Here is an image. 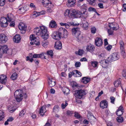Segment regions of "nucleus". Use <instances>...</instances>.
<instances>
[{"instance_id": "obj_1", "label": "nucleus", "mask_w": 126, "mask_h": 126, "mask_svg": "<svg viewBox=\"0 0 126 126\" xmlns=\"http://www.w3.org/2000/svg\"><path fill=\"white\" fill-rule=\"evenodd\" d=\"M34 32L36 35L41 36L44 39L47 40L49 38L47 28L45 26H40L39 27L35 28Z\"/></svg>"}, {"instance_id": "obj_2", "label": "nucleus", "mask_w": 126, "mask_h": 126, "mask_svg": "<svg viewBox=\"0 0 126 126\" xmlns=\"http://www.w3.org/2000/svg\"><path fill=\"white\" fill-rule=\"evenodd\" d=\"M119 55L117 52H115L112 54L109 57L107 60H103L100 62L103 67L106 68L109 62L117 60L119 59Z\"/></svg>"}, {"instance_id": "obj_3", "label": "nucleus", "mask_w": 126, "mask_h": 126, "mask_svg": "<svg viewBox=\"0 0 126 126\" xmlns=\"http://www.w3.org/2000/svg\"><path fill=\"white\" fill-rule=\"evenodd\" d=\"M72 32V34L75 36L78 42H79L82 39L83 37L81 34V32L79 28L77 27L73 28Z\"/></svg>"}, {"instance_id": "obj_4", "label": "nucleus", "mask_w": 126, "mask_h": 126, "mask_svg": "<svg viewBox=\"0 0 126 126\" xmlns=\"http://www.w3.org/2000/svg\"><path fill=\"white\" fill-rule=\"evenodd\" d=\"M2 53H8L9 55L12 54V50L9 49L8 46L5 45L0 46V58L2 57Z\"/></svg>"}, {"instance_id": "obj_5", "label": "nucleus", "mask_w": 126, "mask_h": 126, "mask_svg": "<svg viewBox=\"0 0 126 126\" xmlns=\"http://www.w3.org/2000/svg\"><path fill=\"white\" fill-rule=\"evenodd\" d=\"M24 94L22 90L18 89L16 90L14 93V95L16 101L20 102L23 99Z\"/></svg>"}, {"instance_id": "obj_6", "label": "nucleus", "mask_w": 126, "mask_h": 126, "mask_svg": "<svg viewBox=\"0 0 126 126\" xmlns=\"http://www.w3.org/2000/svg\"><path fill=\"white\" fill-rule=\"evenodd\" d=\"M30 40L31 41L30 42L31 45L35 44L37 45H39L40 44L39 38L38 37H35L34 34L30 35Z\"/></svg>"}, {"instance_id": "obj_7", "label": "nucleus", "mask_w": 126, "mask_h": 126, "mask_svg": "<svg viewBox=\"0 0 126 126\" xmlns=\"http://www.w3.org/2000/svg\"><path fill=\"white\" fill-rule=\"evenodd\" d=\"M86 94V91L84 90H77L75 91L74 95L77 98L81 99Z\"/></svg>"}, {"instance_id": "obj_8", "label": "nucleus", "mask_w": 126, "mask_h": 126, "mask_svg": "<svg viewBox=\"0 0 126 126\" xmlns=\"http://www.w3.org/2000/svg\"><path fill=\"white\" fill-rule=\"evenodd\" d=\"M119 45L121 54L123 58H125L126 57V55L125 49V45L124 42L122 41L121 40L119 42Z\"/></svg>"}, {"instance_id": "obj_9", "label": "nucleus", "mask_w": 126, "mask_h": 126, "mask_svg": "<svg viewBox=\"0 0 126 126\" xmlns=\"http://www.w3.org/2000/svg\"><path fill=\"white\" fill-rule=\"evenodd\" d=\"M8 22L6 18L2 17L0 19V25L2 27H6L8 25Z\"/></svg>"}, {"instance_id": "obj_10", "label": "nucleus", "mask_w": 126, "mask_h": 126, "mask_svg": "<svg viewBox=\"0 0 126 126\" xmlns=\"http://www.w3.org/2000/svg\"><path fill=\"white\" fill-rule=\"evenodd\" d=\"M61 33L59 31L58 32H54L52 34V38L55 40H59L61 38Z\"/></svg>"}, {"instance_id": "obj_11", "label": "nucleus", "mask_w": 126, "mask_h": 126, "mask_svg": "<svg viewBox=\"0 0 126 126\" xmlns=\"http://www.w3.org/2000/svg\"><path fill=\"white\" fill-rule=\"evenodd\" d=\"M18 28L19 30L21 31V32L22 33H25V31L26 29L27 26L24 23L20 22L18 26Z\"/></svg>"}, {"instance_id": "obj_12", "label": "nucleus", "mask_w": 126, "mask_h": 126, "mask_svg": "<svg viewBox=\"0 0 126 126\" xmlns=\"http://www.w3.org/2000/svg\"><path fill=\"white\" fill-rule=\"evenodd\" d=\"M8 40L7 37L4 34H0V43H5Z\"/></svg>"}, {"instance_id": "obj_13", "label": "nucleus", "mask_w": 126, "mask_h": 126, "mask_svg": "<svg viewBox=\"0 0 126 126\" xmlns=\"http://www.w3.org/2000/svg\"><path fill=\"white\" fill-rule=\"evenodd\" d=\"M73 16L76 18L80 17L82 16V12L79 10L73 9Z\"/></svg>"}, {"instance_id": "obj_14", "label": "nucleus", "mask_w": 126, "mask_h": 126, "mask_svg": "<svg viewBox=\"0 0 126 126\" xmlns=\"http://www.w3.org/2000/svg\"><path fill=\"white\" fill-rule=\"evenodd\" d=\"M73 9H67L65 11L64 15L66 17H70L73 16Z\"/></svg>"}, {"instance_id": "obj_15", "label": "nucleus", "mask_w": 126, "mask_h": 126, "mask_svg": "<svg viewBox=\"0 0 126 126\" xmlns=\"http://www.w3.org/2000/svg\"><path fill=\"white\" fill-rule=\"evenodd\" d=\"M109 26L111 29H112L113 30H116L119 28L118 25L115 22L109 23Z\"/></svg>"}, {"instance_id": "obj_16", "label": "nucleus", "mask_w": 126, "mask_h": 126, "mask_svg": "<svg viewBox=\"0 0 126 126\" xmlns=\"http://www.w3.org/2000/svg\"><path fill=\"white\" fill-rule=\"evenodd\" d=\"M59 31L61 33V34H63L65 38L66 37L68 34V32L64 28L61 27L59 28Z\"/></svg>"}, {"instance_id": "obj_17", "label": "nucleus", "mask_w": 126, "mask_h": 126, "mask_svg": "<svg viewBox=\"0 0 126 126\" xmlns=\"http://www.w3.org/2000/svg\"><path fill=\"white\" fill-rule=\"evenodd\" d=\"M100 107L102 109L106 108L108 106V102L106 100H103L101 101L100 103Z\"/></svg>"}, {"instance_id": "obj_18", "label": "nucleus", "mask_w": 126, "mask_h": 126, "mask_svg": "<svg viewBox=\"0 0 126 126\" xmlns=\"http://www.w3.org/2000/svg\"><path fill=\"white\" fill-rule=\"evenodd\" d=\"M7 77L6 76L2 75L0 76V82L2 84H5L6 82Z\"/></svg>"}, {"instance_id": "obj_19", "label": "nucleus", "mask_w": 126, "mask_h": 126, "mask_svg": "<svg viewBox=\"0 0 126 126\" xmlns=\"http://www.w3.org/2000/svg\"><path fill=\"white\" fill-rule=\"evenodd\" d=\"M21 39V36L17 34L14 37L13 40L14 42L18 43L20 41Z\"/></svg>"}, {"instance_id": "obj_20", "label": "nucleus", "mask_w": 126, "mask_h": 126, "mask_svg": "<svg viewBox=\"0 0 126 126\" xmlns=\"http://www.w3.org/2000/svg\"><path fill=\"white\" fill-rule=\"evenodd\" d=\"M76 0H68L66 5L68 7H73L75 5Z\"/></svg>"}, {"instance_id": "obj_21", "label": "nucleus", "mask_w": 126, "mask_h": 126, "mask_svg": "<svg viewBox=\"0 0 126 126\" xmlns=\"http://www.w3.org/2000/svg\"><path fill=\"white\" fill-rule=\"evenodd\" d=\"M13 104L14 103L12 102V103H11L8 106V111L11 113L14 112L16 109L14 107V104Z\"/></svg>"}, {"instance_id": "obj_22", "label": "nucleus", "mask_w": 126, "mask_h": 126, "mask_svg": "<svg viewBox=\"0 0 126 126\" xmlns=\"http://www.w3.org/2000/svg\"><path fill=\"white\" fill-rule=\"evenodd\" d=\"M94 46L91 44L88 45L86 46V49L87 51L92 53L94 50Z\"/></svg>"}, {"instance_id": "obj_23", "label": "nucleus", "mask_w": 126, "mask_h": 126, "mask_svg": "<svg viewBox=\"0 0 126 126\" xmlns=\"http://www.w3.org/2000/svg\"><path fill=\"white\" fill-rule=\"evenodd\" d=\"M42 2L43 5L46 7H48L52 4L51 2L49 0H43Z\"/></svg>"}, {"instance_id": "obj_24", "label": "nucleus", "mask_w": 126, "mask_h": 126, "mask_svg": "<svg viewBox=\"0 0 126 126\" xmlns=\"http://www.w3.org/2000/svg\"><path fill=\"white\" fill-rule=\"evenodd\" d=\"M57 27L56 22L54 20H51L49 22V27L50 28H56Z\"/></svg>"}, {"instance_id": "obj_25", "label": "nucleus", "mask_w": 126, "mask_h": 126, "mask_svg": "<svg viewBox=\"0 0 126 126\" xmlns=\"http://www.w3.org/2000/svg\"><path fill=\"white\" fill-rule=\"evenodd\" d=\"M95 45L98 46H101L103 43L101 39L100 38H96L95 40Z\"/></svg>"}, {"instance_id": "obj_26", "label": "nucleus", "mask_w": 126, "mask_h": 126, "mask_svg": "<svg viewBox=\"0 0 126 126\" xmlns=\"http://www.w3.org/2000/svg\"><path fill=\"white\" fill-rule=\"evenodd\" d=\"M28 9V8L26 6H24L19 8L18 10V12L20 14H22L24 13L26 11H27Z\"/></svg>"}, {"instance_id": "obj_27", "label": "nucleus", "mask_w": 126, "mask_h": 126, "mask_svg": "<svg viewBox=\"0 0 126 126\" xmlns=\"http://www.w3.org/2000/svg\"><path fill=\"white\" fill-rule=\"evenodd\" d=\"M54 47L56 49H61L62 48L61 42L59 41L56 42L55 43Z\"/></svg>"}, {"instance_id": "obj_28", "label": "nucleus", "mask_w": 126, "mask_h": 126, "mask_svg": "<svg viewBox=\"0 0 126 126\" xmlns=\"http://www.w3.org/2000/svg\"><path fill=\"white\" fill-rule=\"evenodd\" d=\"M7 18L8 22H11L13 20H14L15 18L13 15L11 13H9L7 15Z\"/></svg>"}, {"instance_id": "obj_29", "label": "nucleus", "mask_w": 126, "mask_h": 126, "mask_svg": "<svg viewBox=\"0 0 126 126\" xmlns=\"http://www.w3.org/2000/svg\"><path fill=\"white\" fill-rule=\"evenodd\" d=\"M48 81L49 85L51 87L54 86L55 84V80L52 78H48Z\"/></svg>"}, {"instance_id": "obj_30", "label": "nucleus", "mask_w": 126, "mask_h": 126, "mask_svg": "<svg viewBox=\"0 0 126 126\" xmlns=\"http://www.w3.org/2000/svg\"><path fill=\"white\" fill-rule=\"evenodd\" d=\"M46 111V110L45 107L44 106L42 107L40 110L39 114L42 116L45 113Z\"/></svg>"}, {"instance_id": "obj_31", "label": "nucleus", "mask_w": 126, "mask_h": 126, "mask_svg": "<svg viewBox=\"0 0 126 126\" xmlns=\"http://www.w3.org/2000/svg\"><path fill=\"white\" fill-rule=\"evenodd\" d=\"M54 7V5L52 4L50 5L49 6L46 7L47 8V12L48 13H51L53 12V8Z\"/></svg>"}, {"instance_id": "obj_32", "label": "nucleus", "mask_w": 126, "mask_h": 126, "mask_svg": "<svg viewBox=\"0 0 126 126\" xmlns=\"http://www.w3.org/2000/svg\"><path fill=\"white\" fill-rule=\"evenodd\" d=\"M90 80V78L89 77H84L82 78V81L84 83H87Z\"/></svg>"}, {"instance_id": "obj_33", "label": "nucleus", "mask_w": 126, "mask_h": 126, "mask_svg": "<svg viewBox=\"0 0 126 126\" xmlns=\"http://www.w3.org/2000/svg\"><path fill=\"white\" fill-rule=\"evenodd\" d=\"M87 116L89 121H91L92 119H95V118L94 116L93 115V114L92 113L90 112H88V114H87Z\"/></svg>"}, {"instance_id": "obj_34", "label": "nucleus", "mask_w": 126, "mask_h": 126, "mask_svg": "<svg viewBox=\"0 0 126 126\" xmlns=\"http://www.w3.org/2000/svg\"><path fill=\"white\" fill-rule=\"evenodd\" d=\"M81 26L84 29H87L88 26V23L86 21H84L83 22L82 24H81Z\"/></svg>"}, {"instance_id": "obj_35", "label": "nucleus", "mask_w": 126, "mask_h": 126, "mask_svg": "<svg viewBox=\"0 0 126 126\" xmlns=\"http://www.w3.org/2000/svg\"><path fill=\"white\" fill-rule=\"evenodd\" d=\"M59 111V107L58 105H56L53 109V113H57Z\"/></svg>"}, {"instance_id": "obj_36", "label": "nucleus", "mask_w": 126, "mask_h": 126, "mask_svg": "<svg viewBox=\"0 0 126 126\" xmlns=\"http://www.w3.org/2000/svg\"><path fill=\"white\" fill-rule=\"evenodd\" d=\"M63 91L64 94L65 95H67L70 93L69 89L66 87L63 88Z\"/></svg>"}, {"instance_id": "obj_37", "label": "nucleus", "mask_w": 126, "mask_h": 126, "mask_svg": "<svg viewBox=\"0 0 126 126\" xmlns=\"http://www.w3.org/2000/svg\"><path fill=\"white\" fill-rule=\"evenodd\" d=\"M44 56V54L43 53L38 54H35L33 55V58H37L42 57Z\"/></svg>"}, {"instance_id": "obj_38", "label": "nucleus", "mask_w": 126, "mask_h": 126, "mask_svg": "<svg viewBox=\"0 0 126 126\" xmlns=\"http://www.w3.org/2000/svg\"><path fill=\"white\" fill-rule=\"evenodd\" d=\"M121 83V81L119 79H117L115 81L114 83V86L116 87H118L120 85Z\"/></svg>"}, {"instance_id": "obj_39", "label": "nucleus", "mask_w": 126, "mask_h": 126, "mask_svg": "<svg viewBox=\"0 0 126 126\" xmlns=\"http://www.w3.org/2000/svg\"><path fill=\"white\" fill-rule=\"evenodd\" d=\"M44 40L42 42V44L44 47L46 48L47 47L48 42L46 40Z\"/></svg>"}, {"instance_id": "obj_40", "label": "nucleus", "mask_w": 126, "mask_h": 126, "mask_svg": "<svg viewBox=\"0 0 126 126\" xmlns=\"http://www.w3.org/2000/svg\"><path fill=\"white\" fill-rule=\"evenodd\" d=\"M17 77V75L16 73H14L11 75V78L13 80L16 79Z\"/></svg>"}, {"instance_id": "obj_41", "label": "nucleus", "mask_w": 126, "mask_h": 126, "mask_svg": "<svg viewBox=\"0 0 126 126\" xmlns=\"http://www.w3.org/2000/svg\"><path fill=\"white\" fill-rule=\"evenodd\" d=\"M4 113L2 110H0V121L4 118Z\"/></svg>"}, {"instance_id": "obj_42", "label": "nucleus", "mask_w": 126, "mask_h": 126, "mask_svg": "<svg viewBox=\"0 0 126 126\" xmlns=\"http://www.w3.org/2000/svg\"><path fill=\"white\" fill-rule=\"evenodd\" d=\"M87 8V5L86 4H84L81 6L80 8L82 11L85 12L86 11Z\"/></svg>"}, {"instance_id": "obj_43", "label": "nucleus", "mask_w": 126, "mask_h": 126, "mask_svg": "<svg viewBox=\"0 0 126 126\" xmlns=\"http://www.w3.org/2000/svg\"><path fill=\"white\" fill-rule=\"evenodd\" d=\"M88 16V14L87 11L84 12L83 13H82V16L81 17H83L84 19H86Z\"/></svg>"}, {"instance_id": "obj_44", "label": "nucleus", "mask_w": 126, "mask_h": 126, "mask_svg": "<svg viewBox=\"0 0 126 126\" xmlns=\"http://www.w3.org/2000/svg\"><path fill=\"white\" fill-rule=\"evenodd\" d=\"M75 71V70H74L73 71L70 72L69 73L68 76L69 78H71L72 76H73L74 77H76Z\"/></svg>"}, {"instance_id": "obj_45", "label": "nucleus", "mask_w": 126, "mask_h": 126, "mask_svg": "<svg viewBox=\"0 0 126 126\" xmlns=\"http://www.w3.org/2000/svg\"><path fill=\"white\" fill-rule=\"evenodd\" d=\"M84 52V51L82 49H79L78 51L75 52V53L79 55H82Z\"/></svg>"}, {"instance_id": "obj_46", "label": "nucleus", "mask_w": 126, "mask_h": 126, "mask_svg": "<svg viewBox=\"0 0 126 126\" xmlns=\"http://www.w3.org/2000/svg\"><path fill=\"white\" fill-rule=\"evenodd\" d=\"M69 27L71 26H77L79 25V23L74 24V22L72 21L67 22Z\"/></svg>"}, {"instance_id": "obj_47", "label": "nucleus", "mask_w": 126, "mask_h": 126, "mask_svg": "<svg viewBox=\"0 0 126 126\" xmlns=\"http://www.w3.org/2000/svg\"><path fill=\"white\" fill-rule=\"evenodd\" d=\"M68 105V103L66 101H65L61 105V108L62 109H64Z\"/></svg>"}, {"instance_id": "obj_48", "label": "nucleus", "mask_w": 126, "mask_h": 126, "mask_svg": "<svg viewBox=\"0 0 126 126\" xmlns=\"http://www.w3.org/2000/svg\"><path fill=\"white\" fill-rule=\"evenodd\" d=\"M116 120L117 122L122 123L123 122L124 119L122 117H118L116 118Z\"/></svg>"}, {"instance_id": "obj_49", "label": "nucleus", "mask_w": 126, "mask_h": 126, "mask_svg": "<svg viewBox=\"0 0 126 126\" xmlns=\"http://www.w3.org/2000/svg\"><path fill=\"white\" fill-rule=\"evenodd\" d=\"M124 112V110H117L116 112V114L118 116H121L123 114V112Z\"/></svg>"}, {"instance_id": "obj_50", "label": "nucleus", "mask_w": 126, "mask_h": 126, "mask_svg": "<svg viewBox=\"0 0 126 126\" xmlns=\"http://www.w3.org/2000/svg\"><path fill=\"white\" fill-rule=\"evenodd\" d=\"M98 64V62L95 61L92 62V65L94 67H97Z\"/></svg>"}, {"instance_id": "obj_51", "label": "nucleus", "mask_w": 126, "mask_h": 126, "mask_svg": "<svg viewBox=\"0 0 126 126\" xmlns=\"http://www.w3.org/2000/svg\"><path fill=\"white\" fill-rule=\"evenodd\" d=\"M26 110L25 109H24L22 110H21L19 114V116H23L25 114V113L26 112Z\"/></svg>"}, {"instance_id": "obj_52", "label": "nucleus", "mask_w": 126, "mask_h": 126, "mask_svg": "<svg viewBox=\"0 0 126 126\" xmlns=\"http://www.w3.org/2000/svg\"><path fill=\"white\" fill-rule=\"evenodd\" d=\"M71 86L73 88L78 86L77 83L75 81H72L71 82Z\"/></svg>"}, {"instance_id": "obj_53", "label": "nucleus", "mask_w": 126, "mask_h": 126, "mask_svg": "<svg viewBox=\"0 0 126 126\" xmlns=\"http://www.w3.org/2000/svg\"><path fill=\"white\" fill-rule=\"evenodd\" d=\"M47 53L48 55L50 56L51 57H52L53 54V52L52 50H51L48 51L47 52Z\"/></svg>"}, {"instance_id": "obj_54", "label": "nucleus", "mask_w": 126, "mask_h": 126, "mask_svg": "<svg viewBox=\"0 0 126 126\" xmlns=\"http://www.w3.org/2000/svg\"><path fill=\"white\" fill-rule=\"evenodd\" d=\"M39 15V12L36 11L34 12L33 14V16L34 18L36 17Z\"/></svg>"}, {"instance_id": "obj_55", "label": "nucleus", "mask_w": 126, "mask_h": 126, "mask_svg": "<svg viewBox=\"0 0 126 126\" xmlns=\"http://www.w3.org/2000/svg\"><path fill=\"white\" fill-rule=\"evenodd\" d=\"M115 98L114 97L112 96L110 97V102L113 104H114V102L115 101Z\"/></svg>"}, {"instance_id": "obj_56", "label": "nucleus", "mask_w": 126, "mask_h": 126, "mask_svg": "<svg viewBox=\"0 0 126 126\" xmlns=\"http://www.w3.org/2000/svg\"><path fill=\"white\" fill-rule=\"evenodd\" d=\"M91 31L92 33H95L96 31V29L95 27H92L91 29Z\"/></svg>"}, {"instance_id": "obj_57", "label": "nucleus", "mask_w": 126, "mask_h": 126, "mask_svg": "<svg viewBox=\"0 0 126 126\" xmlns=\"http://www.w3.org/2000/svg\"><path fill=\"white\" fill-rule=\"evenodd\" d=\"M104 47L106 48L107 50L109 51L112 48V46L111 45H109L107 46H104Z\"/></svg>"}, {"instance_id": "obj_58", "label": "nucleus", "mask_w": 126, "mask_h": 126, "mask_svg": "<svg viewBox=\"0 0 126 126\" xmlns=\"http://www.w3.org/2000/svg\"><path fill=\"white\" fill-rule=\"evenodd\" d=\"M81 65V63L80 62H77L75 63V66L76 67H79Z\"/></svg>"}, {"instance_id": "obj_59", "label": "nucleus", "mask_w": 126, "mask_h": 126, "mask_svg": "<svg viewBox=\"0 0 126 126\" xmlns=\"http://www.w3.org/2000/svg\"><path fill=\"white\" fill-rule=\"evenodd\" d=\"M88 11L89 12L93 11L95 12H96L95 9L94 8L92 7H90L88 9Z\"/></svg>"}, {"instance_id": "obj_60", "label": "nucleus", "mask_w": 126, "mask_h": 126, "mask_svg": "<svg viewBox=\"0 0 126 126\" xmlns=\"http://www.w3.org/2000/svg\"><path fill=\"white\" fill-rule=\"evenodd\" d=\"M6 2L5 0H0V6H3L5 4Z\"/></svg>"}, {"instance_id": "obj_61", "label": "nucleus", "mask_w": 126, "mask_h": 126, "mask_svg": "<svg viewBox=\"0 0 126 126\" xmlns=\"http://www.w3.org/2000/svg\"><path fill=\"white\" fill-rule=\"evenodd\" d=\"M66 114L67 115L71 116L73 114V111L68 110L67 111Z\"/></svg>"}, {"instance_id": "obj_62", "label": "nucleus", "mask_w": 126, "mask_h": 126, "mask_svg": "<svg viewBox=\"0 0 126 126\" xmlns=\"http://www.w3.org/2000/svg\"><path fill=\"white\" fill-rule=\"evenodd\" d=\"M74 116L75 117L78 118H80V116L79 114L77 112H75Z\"/></svg>"}, {"instance_id": "obj_63", "label": "nucleus", "mask_w": 126, "mask_h": 126, "mask_svg": "<svg viewBox=\"0 0 126 126\" xmlns=\"http://www.w3.org/2000/svg\"><path fill=\"white\" fill-rule=\"evenodd\" d=\"M30 6L31 8L34 9H35L36 8V7L35 4L33 3H30Z\"/></svg>"}, {"instance_id": "obj_64", "label": "nucleus", "mask_w": 126, "mask_h": 126, "mask_svg": "<svg viewBox=\"0 0 126 126\" xmlns=\"http://www.w3.org/2000/svg\"><path fill=\"white\" fill-rule=\"evenodd\" d=\"M107 32L109 35H111L113 33V31L110 29H108Z\"/></svg>"}]
</instances>
